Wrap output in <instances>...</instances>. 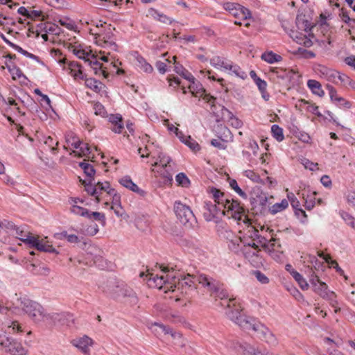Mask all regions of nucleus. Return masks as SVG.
<instances>
[{
	"mask_svg": "<svg viewBox=\"0 0 355 355\" xmlns=\"http://www.w3.org/2000/svg\"><path fill=\"white\" fill-rule=\"evenodd\" d=\"M161 268L159 274L149 273L146 275L148 284L150 287L163 290L164 293L171 291L173 295L170 298L175 301L180 300L181 295H189L194 291L196 282L216 298L225 300L229 297L222 284L206 275L200 274L196 277L184 275L171 266H161Z\"/></svg>",
	"mask_w": 355,
	"mask_h": 355,
	"instance_id": "obj_1",
	"label": "nucleus"
},
{
	"mask_svg": "<svg viewBox=\"0 0 355 355\" xmlns=\"http://www.w3.org/2000/svg\"><path fill=\"white\" fill-rule=\"evenodd\" d=\"M211 193L214 202H206L204 207V217L207 221L218 223L221 216H226L238 222L248 223V220L244 209L237 200L230 199L220 191L214 188L211 189Z\"/></svg>",
	"mask_w": 355,
	"mask_h": 355,
	"instance_id": "obj_2",
	"label": "nucleus"
},
{
	"mask_svg": "<svg viewBox=\"0 0 355 355\" xmlns=\"http://www.w3.org/2000/svg\"><path fill=\"white\" fill-rule=\"evenodd\" d=\"M226 238L229 241V248L238 252H242L245 257L249 261H256L258 259V253L260 247L263 248L267 252L270 253V241L259 234V231L254 227L248 225L247 229L239 236H234L231 231H226Z\"/></svg>",
	"mask_w": 355,
	"mask_h": 355,
	"instance_id": "obj_3",
	"label": "nucleus"
},
{
	"mask_svg": "<svg viewBox=\"0 0 355 355\" xmlns=\"http://www.w3.org/2000/svg\"><path fill=\"white\" fill-rule=\"evenodd\" d=\"M301 259L303 263L311 270L309 281L314 292L323 299L329 301L331 306L334 308L335 312H338L340 307L336 293L329 290L328 286L320 281L316 274L319 271L324 270L325 267L324 263L320 261L316 256L311 254H303L301 256Z\"/></svg>",
	"mask_w": 355,
	"mask_h": 355,
	"instance_id": "obj_4",
	"label": "nucleus"
},
{
	"mask_svg": "<svg viewBox=\"0 0 355 355\" xmlns=\"http://www.w3.org/2000/svg\"><path fill=\"white\" fill-rule=\"evenodd\" d=\"M234 299H229L226 301V306L229 310L226 312L228 318L235 324H238L241 328L245 330H252L257 333V336L261 340L271 345L277 344V340L272 332L263 324L259 322L254 318L243 315L241 311L236 308L230 310Z\"/></svg>",
	"mask_w": 355,
	"mask_h": 355,
	"instance_id": "obj_5",
	"label": "nucleus"
},
{
	"mask_svg": "<svg viewBox=\"0 0 355 355\" xmlns=\"http://www.w3.org/2000/svg\"><path fill=\"white\" fill-rule=\"evenodd\" d=\"M154 162L152 164V171L163 179L166 184H171L173 182V175L175 172V163L171 157L160 152L157 156H152Z\"/></svg>",
	"mask_w": 355,
	"mask_h": 355,
	"instance_id": "obj_6",
	"label": "nucleus"
},
{
	"mask_svg": "<svg viewBox=\"0 0 355 355\" xmlns=\"http://www.w3.org/2000/svg\"><path fill=\"white\" fill-rule=\"evenodd\" d=\"M114 30V28L110 24L100 21L96 24V30L91 29L90 33L98 46L116 51V44L113 34Z\"/></svg>",
	"mask_w": 355,
	"mask_h": 355,
	"instance_id": "obj_7",
	"label": "nucleus"
},
{
	"mask_svg": "<svg viewBox=\"0 0 355 355\" xmlns=\"http://www.w3.org/2000/svg\"><path fill=\"white\" fill-rule=\"evenodd\" d=\"M15 232L16 237L26 244H28L30 247L35 248L41 252L58 254V250L52 246L46 237L40 239L39 237L34 236L29 232H26L25 227L23 226H18Z\"/></svg>",
	"mask_w": 355,
	"mask_h": 355,
	"instance_id": "obj_8",
	"label": "nucleus"
},
{
	"mask_svg": "<svg viewBox=\"0 0 355 355\" xmlns=\"http://www.w3.org/2000/svg\"><path fill=\"white\" fill-rule=\"evenodd\" d=\"M19 306L35 322L43 321L49 317L45 314L44 308L40 304L29 299H21Z\"/></svg>",
	"mask_w": 355,
	"mask_h": 355,
	"instance_id": "obj_9",
	"label": "nucleus"
},
{
	"mask_svg": "<svg viewBox=\"0 0 355 355\" xmlns=\"http://www.w3.org/2000/svg\"><path fill=\"white\" fill-rule=\"evenodd\" d=\"M210 64L218 69L225 71L242 79L247 76L246 73L238 65L233 64L232 61L225 58L214 56L211 58Z\"/></svg>",
	"mask_w": 355,
	"mask_h": 355,
	"instance_id": "obj_10",
	"label": "nucleus"
},
{
	"mask_svg": "<svg viewBox=\"0 0 355 355\" xmlns=\"http://www.w3.org/2000/svg\"><path fill=\"white\" fill-rule=\"evenodd\" d=\"M225 10L228 11L231 15L236 18L234 24L242 25L241 21H246L244 26L248 27L250 26L248 20L251 19V12L245 7L236 3L227 2L223 6Z\"/></svg>",
	"mask_w": 355,
	"mask_h": 355,
	"instance_id": "obj_11",
	"label": "nucleus"
},
{
	"mask_svg": "<svg viewBox=\"0 0 355 355\" xmlns=\"http://www.w3.org/2000/svg\"><path fill=\"white\" fill-rule=\"evenodd\" d=\"M174 211L180 223L184 226L192 227L197 223L196 216L191 208L180 201L175 202Z\"/></svg>",
	"mask_w": 355,
	"mask_h": 355,
	"instance_id": "obj_12",
	"label": "nucleus"
},
{
	"mask_svg": "<svg viewBox=\"0 0 355 355\" xmlns=\"http://www.w3.org/2000/svg\"><path fill=\"white\" fill-rule=\"evenodd\" d=\"M83 184H84L85 190L87 193L94 196L98 202L100 201L101 196L103 193H105L108 196L111 193L110 191L114 190V189L110 187V184L108 182H98L97 183L93 184L91 181L87 183V181L84 180Z\"/></svg>",
	"mask_w": 355,
	"mask_h": 355,
	"instance_id": "obj_13",
	"label": "nucleus"
},
{
	"mask_svg": "<svg viewBox=\"0 0 355 355\" xmlns=\"http://www.w3.org/2000/svg\"><path fill=\"white\" fill-rule=\"evenodd\" d=\"M0 345L12 355H26L28 353V350L22 346L21 343L12 338H3L0 336Z\"/></svg>",
	"mask_w": 355,
	"mask_h": 355,
	"instance_id": "obj_14",
	"label": "nucleus"
},
{
	"mask_svg": "<svg viewBox=\"0 0 355 355\" xmlns=\"http://www.w3.org/2000/svg\"><path fill=\"white\" fill-rule=\"evenodd\" d=\"M70 211L75 215L81 216L89 219H93L98 221L102 225H105V217L104 214L98 211H90L87 209L78 205H73L70 208Z\"/></svg>",
	"mask_w": 355,
	"mask_h": 355,
	"instance_id": "obj_15",
	"label": "nucleus"
},
{
	"mask_svg": "<svg viewBox=\"0 0 355 355\" xmlns=\"http://www.w3.org/2000/svg\"><path fill=\"white\" fill-rule=\"evenodd\" d=\"M189 89L193 96L202 98L210 105L211 107H214L216 98L209 94H207L200 83H196L195 80L189 86Z\"/></svg>",
	"mask_w": 355,
	"mask_h": 355,
	"instance_id": "obj_16",
	"label": "nucleus"
},
{
	"mask_svg": "<svg viewBox=\"0 0 355 355\" xmlns=\"http://www.w3.org/2000/svg\"><path fill=\"white\" fill-rule=\"evenodd\" d=\"M151 329L157 334H160L161 333H163L164 334L171 335V336L175 340V342H174L175 345H179L181 347H183L184 345V340L182 337V334H180L179 332L174 331L171 328H169L166 326H164L162 324L157 323V322L154 323L152 325Z\"/></svg>",
	"mask_w": 355,
	"mask_h": 355,
	"instance_id": "obj_17",
	"label": "nucleus"
},
{
	"mask_svg": "<svg viewBox=\"0 0 355 355\" xmlns=\"http://www.w3.org/2000/svg\"><path fill=\"white\" fill-rule=\"evenodd\" d=\"M70 52L73 53L79 59H82L85 62H88L90 58H94L95 55L92 53V50L87 46L83 44H71L69 47Z\"/></svg>",
	"mask_w": 355,
	"mask_h": 355,
	"instance_id": "obj_18",
	"label": "nucleus"
},
{
	"mask_svg": "<svg viewBox=\"0 0 355 355\" xmlns=\"http://www.w3.org/2000/svg\"><path fill=\"white\" fill-rule=\"evenodd\" d=\"M60 64H67L64 68L69 71V74L74 80H84L85 74L83 72L81 65L76 61L67 62L66 58L60 60Z\"/></svg>",
	"mask_w": 355,
	"mask_h": 355,
	"instance_id": "obj_19",
	"label": "nucleus"
},
{
	"mask_svg": "<svg viewBox=\"0 0 355 355\" xmlns=\"http://www.w3.org/2000/svg\"><path fill=\"white\" fill-rule=\"evenodd\" d=\"M72 345L80 349L85 355H90L89 347L94 344L93 340L86 335L76 338L71 341Z\"/></svg>",
	"mask_w": 355,
	"mask_h": 355,
	"instance_id": "obj_20",
	"label": "nucleus"
},
{
	"mask_svg": "<svg viewBox=\"0 0 355 355\" xmlns=\"http://www.w3.org/2000/svg\"><path fill=\"white\" fill-rule=\"evenodd\" d=\"M110 192L111 193L108 196L112 199L111 209L114 211L116 216H121L123 214L121 211L122 207L121 204V196L116 193L115 189Z\"/></svg>",
	"mask_w": 355,
	"mask_h": 355,
	"instance_id": "obj_21",
	"label": "nucleus"
},
{
	"mask_svg": "<svg viewBox=\"0 0 355 355\" xmlns=\"http://www.w3.org/2000/svg\"><path fill=\"white\" fill-rule=\"evenodd\" d=\"M320 73L324 76V78L327 79V80L337 83L338 80H342L341 76L339 74V73L336 71H334L333 69L327 68L326 67H321Z\"/></svg>",
	"mask_w": 355,
	"mask_h": 355,
	"instance_id": "obj_22",
	"label": "nucleus"
},
{
	"mask_svg": "<svg viewBox=\"0 0 355 355\" xmlns=\"http://www.w3.org/2000/svg\"><path fill=\"white\" fill-rule=\"evenodd\" d=\"M243 175L254 182L261 183L263 184H267L269 186H272L273 183L270 178L266 177V179L263 180L252 170H246L243 171Z\"/></svg>",
	"mask_w": 355,
	"mask_h": 355,
	"instance_id": "obj_23",
	"label": "nucleus"
},
{
	"mask_svg": "<svg viewBox=\"0 0 355 355\" xmlns=\"http://www.w3.org/2000/svg\"><path fill=\"white\" fill-rule=\"evenodd\" d=\"M119 183L124 187L128 189L129 190L137 193L140 195H143L144 191L139 188V187L132 182L130 177L128 175H125L121 178L119 180Z\"/></svg>",
	"mask_w": 355,
	"mask_h": 355,
	"instance_id": "obj_24",
	"label": "nucleus"
},
{
	"mask_svg": "<svg viewBox=\"0 0 355 355\" xmlns=\"http://www.w3.org/2000/svg\"><path fill=\"white\" fill-rule=\"evenodd\" d=\"M250 202L254 208L257 207H265L268 202V197L262 192H258L255 196L253 194L251 195Z\"/></svg>",
	"mask_w": 355,
	"mask_h": 355,
	"instance_id": "obj_25",
	"label": "nucleus"
},
{
	"mask_svg": "<svg viewBox=\"0 0 355 355\" xmlns=\"http://www.w3.org/2000/svg\"><path fill=\"white\" fill-rule=\"evenodd\" d=\"M148 15L164 24H171L173 22L168 16L154 8H150L148 10Z\"/></svg>",
	"mask_w": 355,
	"mask_h": 355,
	"instance_id": "obj_26",
	"label": "nucleus"
},
{
	"mask_svg": "<svg viewBox=\"0 0 355 355\" xmlns=\"http://www.w3.org/2000/svg\"><path fill=\"white\" fill-rule=\"evenodd\" d=\"M121 295H123L124 297L127 298V301L131 304L135 305L137 303L138 299L137 297L136 293L133 291V290L125 286L123 287L121 290Z\"/></svg>",
	"mask_w": 355,
	"mask_h": 355,
	"instance_id": "obj_27",
	"label": "nucleus"
},
{
	"mask_svg": "<svg viewBox=\"0 0 355 355\" xmlns=\"http://www.w3.org/2000/svg\"><path fill=\"white\" fill-rule=\"evenodd\" d=\"M110 122L113 125L112 131L116 133L121 132L123 125L122 123V117L120 114H112L109 117Z\"/></svg>",
	"mask_w": 355,
	"mask_h": 355,
	"instance_id": "obj_28",
	"label": "nucleus"
},
{
	"mask_svg": "<svg viewBox=\"0 0 355 355\" xmlns=\"http://www.w3.org/2000/svg\"><path fill=\"white\" fill-rule=\"evenodd\" d=\"M5 332L9 334H15L21 333L23 331L22 327L16 320L9 321L4 324Z\"/></svg>",
	"mask_w": 355,
	"mask_h": 355,
	"instance_id": "obj_29",
	"label": "nucleus"
},
{
	"mask_svg": "<svg viewBox=\"0 0 355 355\" xmlns=\"http://www.w3.org/2000/svg\"><path fill=\"white\" fill-rule=\"evenodd\" d=\"M261 58L269 64L277 63L282 60V57L280 55L272 51H268L262 53Z\"/></svg>",
	"mask_w": 355,
	"mask_h": 355,
	"instance_id": "obj_30",
	"label": "nucleus"
},
{
	"mask_svg": "<svg viewBox=\"0 0 355 355\" xmlns=\"http://www.w3.org/2000/svg\"><path fill=\"white\" fill-rule=\"evenodd\" d=\"M288 207V201L283 199L280 202H277L269 207L268 211L272 215L280 213Z\"/></svg>",
	"mask_w": 355,
	"mask_h": 355,
	"instance_id": "obj_31",
	"label": "nucleus"
},
{
	"mask_svg": "<svg viewBox=\"0 0 355 355\" xmlns=\"http://www.w3.org/2000/svg\"><path fill=\"white\" fill-rule=\"evenodd\" d=\"M307 86L313 94L320 97L324 95V92L322 89V85L318 81L315 80H309L307 82Z\"/></svg>",
	"mask_w": 355,
	"mask_h": 355,
	"instance_id": "obj_32",
	"label": "nucleus"
},
{
	"mask_svg": "<svg viewBox=\"0 0 355 355\" xmlns=\"http://www.w3.org/2000/svg\"><path fill=\"white\" fill-rule=\"evenodd\" d=\"M55 321L60 322L61 324L69 325V322L73 321V315L70 313H53L51 316Z\"/></svg>",
	"mask_w": 355,
	"mask_h": 355,
	"instance_id": "obj_33",
	"label": "nucleus"
},
{
	"mask_svg": "<svg viewBox=\"0 0 355 355\" xmlns=\"http://www.w3.org/2000/svg\"><path fill=\"white\" fill-rule=\"evenodd\" d=\"M88 62L93 69H98L99 71L102 73V75L105 78L108 76V73L106 71V68L104 67L97 59V55H95L94 58H90V59L88 60Z\"/></svg>",
	"mask_w": 355,
	"mask_h": 355,
	"instance_id": "obj_34",
	"label": "nucleus"
},
{
	"mask_svg": "<svg viewBox=\"0 0 355 355\" xmlns=\"http://www.w3.org/2000/svg\"><path fill=\"white\" fill-rule=\"evenodd\" d=\"M85 84L86 85L87 87L92 89L93 91L96 92H98L101 90L103 85L101 82L94 79V78H85Z\"/></svg>",
	"mask_w": 355,
	"mask_h": 355,
	"instance_id": "obj_35",
	"label": "nucleus"
},
{
	"mask_svg": "<svg viewBox=\"0 0 355 355\" xmlns=\"http://www.w3.org/2000/svg\"><path fill=\"white\" fill-rule=\"evenodd\" d=\"M90 153V148L87 143H83L80 141V145L78 149L73 150L71 155H74L78 157H83Z\"/></svg>",
	"mask_w": 355,
	"mask_h": 355,
	"instance_id": "obj_36",
	"label": "nucleus"
},
{
	"mask_svg": "<svg viewBox=\"0 0 355 355\" xmlns=\"http://www.w3.org/2000/svg\"><path fill=\"white\" fill-rule=\"evenodd\" d=\"M66 142L68 145L72 146L75 149H78L80 145V140L73 132H68L65 135Z\"/></svg>",
	"mask_w": 355,
	"mask_h": 355,
	"instance_id": "obj_37",
	"label": "nucleus"
},
{
	"mask_svg": "<svg viewBox=\"0 0 355 355\" xmlns=\"http://www.w3.org/2000/svg\"><path fill=\"white\" fill-rule=\"evenodd\" d=\"M137 66L140 70L148 73H151L153 70V67L141 56L137 58Z\"/></svg>",
	"mask_w": 355,
	"mask_h": 355,
	"instance_id": "obj_38",
	"label": "nucleus"
},
{
	"mask_svg": "<svg viewBox=\"0 0 355 355\" xmlns=\"http://www.w3.org/2000/svg\"><path fill=\"white\" fill-rule=\"evenodd\" d=\"M271 134L279 142L284 139L283 129L277 124H274L271 126Z\"/></svg>",
	"mask_w": 355,
	"mask_h": 355,
	"instance_id": "obj_39",
	"label": "nucleus"
},
{
	"mask_svg": "<svg viewBox=\"0 0 355 355\" xmlns=\"http://www.w3.org/2000/svg\"><path fill=\"white\" fill-rule=\"evenodd\" d=\"M175 181L178 186L184 188H188L191 184L189 179L184 173H180L177 174L175 176Z\"/></svg>",
	"mask_w": 355,
	"mask_h": 355,
	"instance_id": "obj_40",
	"label": "nucleus"
},
{
	"mask_svg": "<svg viewBox=\"0 0 355 355\" xmlns=\"http://www.w3.org/2000/svg\"><path fill=\"white\" fill-rule=\"evenodd\" d=\"M292 277L297 282L299 286L303 291H306V290H307L309 288V285L307 283L306 280L297 271L296 272H293V276Z\"/></svg>",
	"mask_w": 355,
	"mask_h": 355,
	"instance_id": "obj_41",
	"label": "nucleus"
},
{
	"mask_svg": "<svg viewBox=\"0 0 355 355\" xmlns=\"http://www.w3.org/2000/svg\"><path fill=\"white\" fill-rule=\"evenodd\" d=\"M230 187L243 199H247L248 195L245 193L238 185L237 182L235 180H230Z\"/></svg>",
	"mask_w": 355,
	"mask_h": 355,
	"instance_id": "obj_42",
	"label": "nucleus"
},
{
	"mask_svg": "<svg viewBox=\"0 0 355 355\" xmlns=\"http://www.w3.org/2000/svg\"><path fill=\"white\" fill-rule=\"evenodd\" d=\"M315 195L316 193L313 192L310 195H308L306 197H303L304 199L305 207L307 209H312L315 204Z\"/></svg>",
	"mask_w": 355,
	"mask_h": 355,
	"instance_id": "obj_43",
	"label": "nucleus"
},
{
	"mask_svg": "<svg viewBox=\"0 0 355 355\" xmlns=\"http://www.w3.org/2000/svg\"><path fill=\"white\" fill-rule=\"evenodd\" d=\"M340 214L345 223L355 230V218L345 211H341Z\"/></svg>",
	"mask_w": 355,
	"mask_h": 355,
	"instance_id": "obj_44",
	"label": "nucleus"
},
{
	"mask_svg": "<svg viewBox=\"0 0 355 355\" xmlns=\"http://www.w3.org/2000/svg\"><path fill=\"white\" fill-rule=\"evenodd\" d=\"M286 193H287V200L288 201V202H290L292 207L295 209H297V207L300 206V202L299 200H297V198L295 197V194L293 193V192H291L288 191V189H287L286 190Z\"/></svg>",
	"mask_w": 355,
	"mask_h": 355,
	"instance_id": "obj_45",
	"label": "nucleus"
},
{
	"mask_svg": "<svg viewBox=\"0 0 355 355\" xmlns=\"http://www.w3.org/2000/svg\"><path fill=\"white\" fill-rule=\"evenodd\" d=\"M80 166L83 169L85 173L89 177L92 178L95 174V170L94 169V167L85 162H81L80 163Z\"/></svg>",
	"mask_w": 355,
	"mask_h": 355,
	"instance_id": "obj_46",
	"label": "nucleus"
},
{
	"mask_svg": "<svg viewBox=\"0 0 355 355\" xmlns=\"http://www.w3.org/2000/svg\"><path fill=\"white\" fill-rule=\"evenodd\" d=\"M44 144L50 148L51 152L53 153H55L57 149L56 147L58 145V141L55 139L53 137L49 136L45 139Z\"/></svg>",
	"mask_w": 355,
	"mask_h": 355,
	"instance_id": "obj_47",
	"label": "nucleus"
},
{
	"mask_svg": "<svg viewBox=\"0 0 355 355\" xmlns=\"http://www.w3.org/2000/svg\"><path fill=\"white\" fill-rule=\"evenodd\" d=\"M58 22L60 25L66 27L69 30H74L76 28L75 23L69 18L62 17L59 19Z\"/></svg>",
	"mask_w": 355,
	"mask_h": 355,
	"instance_id": "obj_48",
	"label": "nucleus"
},
{
	"mask_svg": "<svg viewBox=\"0 0 355 355\" xmlns=\"http://www.w3.org/2000/svg\"><path fill=\"white\" fill-rule=\"evenodd\" d=\"M296 54L303 58H313L315 56L313 52L304 48H299L296 51Z\"/></svg>",
	"mask_w": 355,
	"mask_h": 355,
	"instance_id": "obj_49",
	"label": "nucleus"
},
{
	"mask_svg": "<svg viewBox=\"0 0 355 355\" xmlns=\"http://www.w3.org/2000/svg\"><path fill=\"white\" fill-rule=\"evenodd\" d=\"M220 130L222 132L220 138L222 139L223 141H229L232 140L233 135L230 130L227 127L223 126L220 128Z\"/></svg>",
	"mask_w": 355,
	"mask_h": 355,
	"instance_id": "obj_50",
	"label": "nucleus"
},
{
	"mask_svg": "<svg viewBox=\"0 0 355 355\" xmlns=\"http://www.w3.org/2000/svg\"><path fill=\"white\" fill-rule=\"evenodd\" d=\"M18 308V306H12L9 304L8 302L4 303L3 302H0V313L2 314H6L8 311H11L12 312H15V309Z\"/></svg>",
	"mask_w": 355,
	"mask_h": 355,
	"instance_id": "obj_51",
	"label": "nucleus"
},
{
	"mask_svg": "<svg viewBox=\"0 0 355 355\" xmlns=\"http://www.w3.org/2000/svg\"><path fill=\"white\" fill-rule=\"evenodd\" d=\"M345 198L350 206L355 207V191L348 190L345 194Z\"/></svg>",
	"mask_w": 355,
	"mask_h": 355,
	"instance_id": "obj_52",
	"label": "nucleus"
},
{
	"mask_svg": "<svg viewBox=\"0 0 355 355\" xmlns=\"http://www.w3.org/2000/svg\"><path fill=\"white\" fill-rule=\"evenodd\" d=\"M334 103L336 104V106L339 107L340 108H350L351 107V103L350 102L347 101L345 98H343L341 96H339L334 102Z\"/></svg>",
	"mask_w": 355,
	"mask_h": 355,
	"instance_id": "obj_53",
	"label": "nucleus"
},
{
	"mask_svg": "<svg viewBox=\"0 0 355 355\" xmlns=\"http://www.w3.org/2000/svg\"><path fill=\"white\" fill-rule=\"evenodd\" d=\"M318 256L322 258V259L329 265L330 268H334L336 264H338L336 261L333 260L331 257L328 254H324L322 252H319Z\"/></svg>",
	"mask_w": 355,
	"mask_h": 355,
	"instance_id": "obj_54",
	"label": "nucleus"
},
{
	"mask_svg": "<svg viewBox=\"0 0 355 355\" xmlns=\"http://www.w3.org/2000/svg\"><path fill=\"white\" fill-rule=\"evenodd\" d=\"M254 275L261 284H266L269 282V279L259 270L254 271Z\"/></svg>",
	"mask_w": 355,
	"mask_h": 355,
	"instance_id": "obj_55",
	"label": "nucleus"
},
{
	"mask_svg": "<svg viewBox=\"0 0 355 355\" xmlns=\"http://www.w3.org/2000/svg\"><path fill=\"white\" fill-rule=\"evenodd\" d=\"M184 144L189 146L193 151L200 150L199 144L191 137H188Z\"/></svg>",
	"mask_w": 355,
	"mask_h": 355,
	"instance_id": "obj_56",
	"label": "nucleus"
},
{
	"mask_svg": "<svg viewBox=\"0 0 355 355\" xmlns=\"http://www.w3.org/2000/svg\"><path fill=\"white\" fill-rule=\"evenodd\" d=\"M94 110L95 114L99 115L101 116H104L106 114V111H105L104 106L100 103H96L94 104Z\"/></svg>",
	"mask_w": 355,
	"mask_h": 355,
	"instance_id": "obj_57",
	"label": "nucleus"
},
{
	"mask_svg": "<svg viewBox=\"0 0 355 355\" xmlns=\"http://www.w3.org/2000/svg\"><path fill=\"white\" fill-rule=\"evenodd\" d=\"M8 69L10 74L12 76L13 79L19 78L22 76L21 71L15 66H8Z\"/></svg>",
	"mask_w": 355,
	"mask_h": 355,
	"instance_id": "obj_58",
	"label": "nucleus"
},
{
	"mask_svg": "<svg viewBox=\"0 0 355 355\" xmlns=\"http://www.w3.org/2000/svg\"><path fill=\"white\" fill-rule=\"evenodd\" d=\"M230 114L231 115L230 116V122L232 126H233L235 128H240L243 125V122L241 120L239 119L236 116H234L232 113L230 112Z\"/></svg>",
	"mask_w": 355,
	"mask_h": 355,
	"instance_id": "obj_59",
	"label": "nucleus"
},
{
	"mask_svg": "<svg viewBox=\"0 0 355 355\" xmlns=\"http://www.w3.org/2000/svg\"><path fill=\"white\" fill-rule=\"evenodd\" d=\"M254 81L256 83V85L258 87L260 92L266 90L267 83L265 80L261 79L257 76H255V78H254Z\"/></svg>",
	"mask_w": 355,
	"mask_h": 355,
	"instance_id": "obj_60",
	"label": "nucleus"
},
{
	"mask_svg": "<svg viewBox=\"0 0 355 355\" xmlns=\"http://www.w3.org/2000/svg\"><path fill=\"white\" fill-rule=\"evenodd\" d=\"M327 89L328 90L331 101L334 102L340 96L338 95L336 89L333 86L327 85Z\"/></svg>",
	"mask_w": 355,
	"mask_h": 355,
	"instance_id": "obj_61",
	"label": "nucleus"
},
{
	"mask_svg": "<svg viewBox=\"0 0 355 355\" xmlns=\"http://www.w3.org/2000/svg\"><path fill=\"white\" fill-rule=\"evenodd\" d=\"M302 164L304 167L310 171H315L318 168V164L311 162L309 159H304L302 162Z\"/></svg>",
	"mask_w": 355,
	"mask_h": 355,
	"instance_id": "obj_62",
	"label": "nucleus"
},
{
	"mask_svg": "<svg viewBox=\"0 0 355 355\" xmlns=\"http://www.w3.org/2000/svg\"><path fill=\"white\" fill-rule=\"evenodd\" d=\"M41 104L46 110L51 107V100L46 94L42 95V97L41 98Z\"/></svg>",
	"mask_w": 355,
	"mask_h": 355,
	"instance_id": "obj_63",
	"label": "nucleus"
},
{
	"mask_svg": "<svg viewBox=\"0 0 355 355\" xmlns=\"http://www.w3.org/2000/svg\"><path fill=\"white\" fill-rule=\"evenodd\" d=\"M320 182L322 184L327 188L330 187L331 186V180L329 176L327 175L322 176Z\"/></svg>",
	"mask_w": 355,
	"mask_h": 355,
	"instance_id": "obj_64",
	"label": "nucleus"
}]
</instances>
